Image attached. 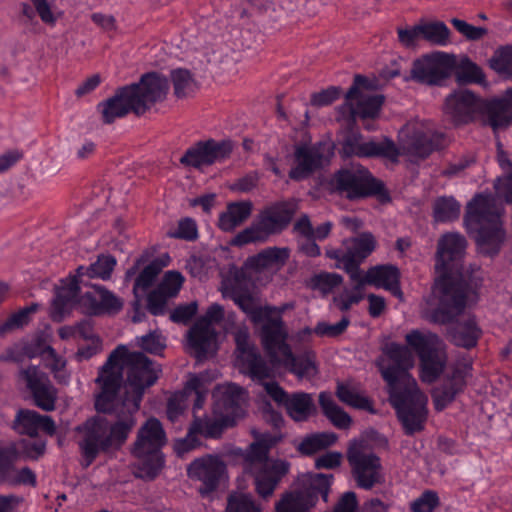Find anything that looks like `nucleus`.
I'll use <instances>...</instances> for the list:
<instances>
[{
	"label": "nucleus",
	"instance_id": "1",
	"mask_svg": "<svg viewBox=\"0 0 512 512\" xmlns=\"http://www.w3.org/2000/svg\"><path fill=\"white\" fill-rule=\"evenodd\" d=\"M160 371L143 353L129 352L123 345L110 354L96 379L101 392L95 407L99 412L115 413L117 420L98 415L77 428L84 467L91 465L99 453L118 450L126 442L136 424L134 414L143 392L156 382Z\"/></svg>",
	"mask_w": 512,
	"mask_h": 512
},
{
	"label": "nucleus",
	"instance_id": "2",
	"mask_svg": "<svg viewBox=\"0 0 512 512\" xmlns=\"http://www.w3.org/2000/svg\"><path fill=\"white\" fill-rule=\"evenodd\" d=\"M376 364L388 384L390 402L406 432L420 431L426 420L428 399L409 374V369L414 366L411 350L396 343L387 344Z\"/></svg>",
	"mask_w": 512,
	"mask_h": 512
},
{
	"label": "nucleus",
	"instance_id": "3",
	"mask_svg": "<svg viewBox=\"0 0 512 512\" xmlns=\"http://www.w3.org/2000/svg\"><path fill=\"white\" fill-rule=\"evenodd\" d=\"M466 247V239L459 233H447L438 240L435 264L438 278L433 288V297L439 300L433 315L436 322L451 321L465 307L464 292L459 284L451 282V278L458 273Z\"/></svg>",
	"mask_w": 512,
	"mask_h": 512
},
{
	"label": "nucleus",
	"instance_id": "4",
	"mask_svg": "<svg viewBox=\"0 0 512 512\" xmlns=\"http://www.w3.org/2000/svg\"><path fill=\"white\" fill-rule=\"evenodd\" d=\"M234 338L236 343V365L253 380L261 382L267 394L275 402L283 405L293 420L305 421L315 413L316 408L310 394L298 392L289 395L278 383L274 381L264 382L265 379L273 376V371L264 362L255 345L251 342L247 328H238Z\"/></svg>",
	"mask_w": 512,
	"mask_h": 512
},
{
	"label": "nucleus",
	"instance_id": "5",
	"mask_svg": "<svg viewBox=\"0 0 512 512\" xmlns=\"http://www.w3.org/2000/svg\"><path fill=\"white\" fill-rule=\"evenodd\" d=\"M438 138L430 122L413 120L399 132V149L391 141L365 142L360 134L354 133L344 140L341 152L347 157L384 156L393 161L399 154L411 158H425L434 150Z\"/></svg>",
	"mask_w": 512,
	"mask_h": 512
},
{
	"label": "nucleus",
	"instance_id": "6",
	"mask_svg": "<svg viewBox=\"0 0 512 512\" xmlns=\"http://www.w3.org/2000/svg\"><path fill=\"white\" fill-rule=\"evenodd\" d=\"M169 89L165 77L157 73L143 75L138 83L124 86L105 101L98 104L97 109L105 124L133 112L144 114L156 102L165 98Z\"/></svg>",
	"mask_w": 512,
	"mask_h": 512
},
{
	"label": "nucleus",
	"instance_id": "7",
	"mask_svg": "<svg viewBox=\"0 0 512 512\" xmlns=\"http://www.w3.org/2000/svg\"><path fill=\"white\" fill-rule=\"evenodd\" d=\"M502 210L493 197L483 195L476 196L467 206L465 224L482 254L498 253L504 242Z\"/></svg>",
	"mask_w": 512,
	"mask_h": 512
},
{
	"label": "nucleus",
	"instance_id": "8",
	"mask_svg": "<svg viewBox=\"0 0 512 512\" xmlns=\"http://www.w3.org/2000/svg\"><path fill=\"white\" fill-rule=\"evenodd\" d=\"M165 443L166 434L160 421L156 418L148 419L139 429L132 447L136 477L153 479L158 474L163 464L160 449Z\"/></svg>",
	"mask_w": 512,
	"mask_h": 512
},
{
	"label": "nucleus",
	"instance_id": "9",
	"mask_svg": "<svg viewBox=\"0 0 512 512\" xmlns=\"http://www.w3.org/2000/svg\"><path fill=\"white\" fill-rule=\"evenodd\" d=\"M383 102L382 95L369 89L367 78L356 75L353 86L345 96V102L338 107L339 117L349 125L360 120L365 129L373 130L371 122L378 118Z\"/></svg>",
	"mask_w": 512,
	"mask_h": 512
},
{
	"label": "nucleus",
	"instance_id": "10",
	"mask_svg": "<svg viewBox=\"0 0 512 512\" xmlns=\"http://www.w3.org/2000/svg\"><path fill=\"white\" fill-rule=\"evenodd\" d=\"M116 265L114 257L109 255L100 256L97 261L89 267H79L77 275L68 277L61 281L56 290V297L52 304V317L60 321L76 302L79 292L78 278L88 276L90 278L108 279Z\"/></svg>",
	"mask_w": 512,
	"mask_h": 512
},
{
	"label": "nucleus",
	"instance_id": "11",
	"mask_svg": "<svg viewBox=\"0 0 512 512\" xmlns=\"http://www.w3.org/2000/svg\"><path fill=\"white\" fill-rule=\"evenodd\" d=\"M269 446L258 441L251 444L246 456L247 469L254 476L257 493L266 498L272 495L279 480L289 470V464L283 460L268 459Z\"/></svg>",
	"mask_w": 512,
	"mask_h": 512
},
{
	"label": "nucleus",
	"instance_id": "12",
	"mask_svg": "<svg viewBox=\"0 0 512 512\" xmlns=\"http://www.w3.org/2000/svg\"><path fill=\"white\" fill-rule=\"evenodd\" d=\"M221 292L224 298L232 299L239 308L245 312L252 322L261 324V339L263 346L270 342L274 337L280 338V321L272 317L273 310L269 307L257 306L254 298L242 291L239 281L235 278H226L221 285Z\"/></svg>",
	"mask_w": 512,
	"mask_h": 512
},
{
	"label": "nucleus",
	"instance_id": "13",
	"mask_svg": "<svg viewBox=\"0 0 512 512\" xmlns=\"http://www.w3.org/2000/svg\"><path fill=\"white\" fill-rule=\"evenodd\" d=\"M406 342L418 354L421 362V380L434 382L447 363L445 345L436 334L414 330L406 335Z\"/></svg>",
	"mask_w": 512,
	"mask_h": 512
},
{
	"label": "nucleus",
	"instance_id": "14",
	"mask_svg": "<svg viewBox=\"0 0 512 512\" xmlns=\"http://www.w3.org/2000/svg\"><path fill=\"white\" fill-rule=\"evenodd\" d=\"M347 460L358 487L370 490L385 481L381 459L369 448L366 441H351Z\"/></svg>",
	"mask_w": 512,
	"mask_h": 512
},
{
	"label": "nucleus",
	"instance_id": "15",
	"mask_svg": "<svg viewBox=\"0 0 512 512\" xmlns=\"http://www.w3.org/2000/svg\"><path fill=\"white\" fill-rule=\"evenodd\" d=\"M293 211L287 204L273 205L264 211L249 227L239 232L231 241L232 245L244 246L249 243L264 242L272 234L282 231L290 222Z\"/></svg>",
	"mask_w": 512,
	"mask_h": 512
},
{
	"label": "nucleus",
	"instance_id": "16",
	"mask_svg": "<svg viewBox=\"0 0 512 512\" xmlns=\"http://www.w3.org/2000/svg\"><path fill=\"white\" fill-rule=\"evenodd\" d=\"M224 317V309L219 304H212L206 314L188 331L189 349L198 360L206 358L216 350V331L213 324L219 323Z\"/></svg>",
	"mask_w": 512,
	"mask_h": 512
},
{
	"label": "nucleus",
	"instance_id": "17",
	"mask_svg": "<svg viewBox=\"0 0 512 512\" xmlns=\"http://www.w3.org/2000/svg\"><path fill=\"white\" fill-rule=\"evenodd\" d=\"M376 247V241L372 234L363 233L357 237L347 239L340 249H329L327 257L338 261L337 267L343 268L351 280L359 279L361 271L359 264L368 257Z\"/></svg>",
	"mask_w": 512,
	"mask_h": 512
},
{
	"label": "nucleus",
	"instance_id": "18",
	"mask_svg": "<svg viewBox=\"0 0 512 512\" xmlns=\"http://www.w3.org/2000/svg\"><path fill=\"white\" fill-rule=\"evenodd\" d=\"M188 477L199 483L198 491L208 496L216 491L228 479L225 462L215 455L196 458L187 467Z\"/></svg>",
	"mask_w": 512,
	"mask_h": 512
},
{
	"label": "nucleus",
	"instance_id": "19",
	"mask_svg": "<svg viewBox=\"0 0 512 512\" xmlns=\"http://www.w3.org/2000/svg\"><path fill=\"white\" fill-rule=\"evenodd\" d=\"M310 491L289 493L276 504V512H309L315 506L318 495L328 500L330 485L333 480L331 474H311L308 476Z\"/></svg>",
	"mask_w": 512,
	"mask_h": 512
},
{
	"label": "nucleus",
	"instance_id": "20",
	"mask_svg": "<svg viewBox=\"0 0 512 512\" xmlns=\"http://www.w3.org/2000/svg\"><path fill=\"white\" fill-rule=\"evenodd\" d=\"M264 348L274 363L282 364L298 378L311 379L317 374L314 354L309 351L295 357L286 341L283 342V335L274 337Z\"/></svg>",
	"mask_w": 512,
	"mask_h": 512
},
{
	"label": "nucleus",
	"instance_id": "21",
	"mask_svg": "<svg viewBox=\"0 0 512 512\" xmlns=\"http://www.w3.org/2000/svg\"><path fill=\"white\" fill-rule=\"evenodd\" d=\"M485 100L470 90L459 89L450 93L444 102V114L455 124H467L482 116Z\"/></svg>",
	"mask_w": 512,
	"mask_h": 512
},
{
	"label": "nucleus",
	"instance_id": "22",
	"mask_svg": "<svg viewBox=\"0 0 512 512\" xmlns=\"http://www.w3.org/2000/svg\"><path fill=\"white\" fill-rule=\"evenodd\" d=\"M455 66L456 60L453 55L435 52L414 61L411 75L420 83L437 85L450 76Z\"/></svg>",
	"mask_w": 512,
	"mask_h": 512
},
{
	"label": "nucleus",
	"instance_id": "23",
	"mask_svg": "<svg viewBox=\"0 0 512 512\" xmlns=\"http://www.w3.org/2000/svg\"><path fill=\"white\" fill-rule=\"evenodd\" d=\"M334 189L349 199H358L378 190L377 183L367 170H342L332 181Z\"/></svg>",
	"mask_w": 512,
	"mask_h": 512
},
{
	"label": "nucleus",
	"instance_id": "24",
	"mask_svg": "<svg viewBox=\"0 0 512 512\" xmlns=\"http://www.w3.org/2000/svg\"><path fill=\"white\" fill-rule=\"evenodd\" d=\"M232 148L230 141L216 142L208 140L198 142L185 152L180 158V162L185 166L200 168L226 159L231 154Z\"/></svg>",
	"mask_w": 512,
	"mask_h": 512
},
{
	"label": "nucleus",
	"instance_id": "25",
	"mask_svg": "<svg viewBox=\"0 0 512 512\" xmlns=\"http://www.w3.org/2000/svg\"><path fill=\"white\" fill-rule=\"evenodd\" d=\"M214 412L220 413L231 424L244 415L245 391L232 383L218 385L213 393Z\"/></svg>",
	"mask_w": 512,
	"mask_h": 512
},
{
	"label": "nucleus",
	"instance_id": "26",
	"mask_svg": "<svg viewBox=\"0 0 512 512\" xmlns=\"http://www.w3.org/2000/svg\"><path fill=\"white\" fill-rule=\"evenodd\" d=\"M332 151L329 145L299 146L295 150V167L290 171V177L301 180L313 171L329 162Z\"/></svg>",
	"mask_w": 512,
	"mask_h": 512
},
{
	"label": "nucleus",
	"instance_id": "27",
	"mask_svg": "<svg viewBox=\"0 0 512 512\" xmlns=\"http://www.w3.org/2000/svg\"><path fill=\"white\" fill-rule=\"evenodd\" d=\"M470 370L471 362L469 359L458 361L453 366L451 375L447 376L441 387L433 391L434 404L437 410L444 409L463 390Z\"/></svg>",
	"mask_w": 512,
	"mask_h": 512
},
{
	"label": "nucleus",
	"instance_id": "28",
	"mask_svg": "<svg viewBox=\"0 0 512 512\" xmlns=\"http://www.w3.org/2000/svg\"><path fill=\"white\" fill-rule=\"evenodd\" d=\"M79 305L90 315L115 314L123 307V301L102 286L92 285L79 299Z\"/></svg>",
	"mask_w": 512,
	"mask_h": 512
},
{
	"label": "nucleus",
	"instance_id": "29",
	"mask_svg": "<svg viewBox=\"0 0 512 512\" xmlns=\"http://www.w3.org/2000/svg\"><path fill=\"white\" fill-rule=\"evenodd\" d=\"M19 450L14 445H0V485H35V474L27 467L17 469L14 462Z\"/></svg>",
	"mask_w": 512,
	"mask_h": 512
},
{
	"label": "nucleus",
	"instance_id": "30",
	"mask_svg": "<svg viewBox=\"0 0 512 512\" xmlns=\"http://www.w3.org/2000/svg\"><path fill=\"white\" fill-rule=\"evenodd\" d=\"M353 282H357L358 290L364 288L366 284H370L377 288H384L399 299H403V293L399 286V271L394 266L373 267L365 275L361 273L359 279H354Z\"/></svg>",
	"mask_w": 512,
	"mask_h": 512
},
{
	"label": "nucleus",
	"instance_id": "31",
	"mask_svg": "<svg viewBox=\"0 0 512 512\" xmlns=\"http://www.w3.org/2000/svg\"><path fill=\"white\" fill-rule=\"evenodd\" d=\"M17 429L22 434L34 437L39 430L53 435L56 427L54 421L49 416L40 415L32 410H21L17 415Z\"/></svg>",
	"mask_w": 512,
	"mask_h": 512
},
{
	"label": "nucleus",
	"instance_id": "32",
	"mask_svg": "<svg viewBox=\"0 0 512 512\" xmlns=\"http://www.w3.org/2000/svg\"><path fill=\"white\" fill-rule=\"evenodd\" d=\"M290 257V250L285 247H269L248 259V265L257 270H280Z\"/></svg>",
	"mask_w": 512,
	"mask_h": 512
},
{
	"label": "nucleus",
	"instance_id": "33",
	"mask_svg": "<svg viewBox=\"0 0 512 512\" xmlns=\"http://www.w3.org/2000/svg\"><path fill=\"white\" fill-rule=\"evenodd\" d=\"M252 207L250 201L229 203L226 210L219 215L218 227L224 232L233 231L250 217Z\"/></svg>",
	"mask_w": 512,
	"mask_h": 512
},
{
	"label": "nucleus",
	"instance_id": "34",
	"mask_svg": "<svg viewBox=\"0 0 512 512\" xmlns=\"http://www.w3.org/2000/svg\"><path fill=\"white\" fill-rule=\"evenodd\" d=\"M232 425L223 415L212 410L211 415H195L190 426L192 433L206 438H217L221 435L224 427Z\"/></svg>",
	"mask_w": 512,
	"mask_h": 512
},
{
	"label": "nucleus",
	"instance_id": "35",
	"mask_svg": "<svg viewBox=\"0 0 512 512\" xmlns=\"http://www.w3.org/2000/svg\"><path fill=\"white\" fill-rule=\"evenodd\" d=\"M217 378L216 372H205L199 375H192L186 382L185 391L187 397L190 394L195 395V401L193 405V415H198L206 400L210 383Z\"/></svg>",
	"mask_w": 512,
	"mask_h": 512
},
{
	"label": "nucleus",
	"instance_id": "36",
	"mask_svg": "<svg viewBox=\"0 0 512 512\" xmlns=\"http://www.w3.org/2000/svg\"><path fill=\"white\" fill-rule=\"evenodd\" d=\"M497 161L503 173L495 180L494 187L499 196L512 202V161L500 143L497 144Z\"/></svg>",
	"mask_w": 512,
	"mask_h": 512
},
{
	"label": "nucleus",
	"instance_id": "37",
	"mask_svg": "<svg viewBox=\"0 0 512 512\" xmlns=\"http://www.w3.org/2000/svg\"><path fill=\"white\" fill-rule=\"evenodd\" d=\"M336 395L343 403L363 410H372V403L365 395L364 391L358 384L354 383H339L336 389Z\"/></svg>",
	"mask_w": 512,
	"mask_h": 512
},
{
	"label": "nucleus",
	"instance_id": "38",
	"mask_svg": "<svg viewBox=\"0 0 512 512\" xmlns=\"http://www.w3.org/2000/svg\"><path fill=\"white\" fill-rule=\"evenodd\" d=\"M493 129L507 126L512 121V108L502 97L490 102L485 101L484 114Z\"/></svg>",
	"mask_w": 512,
	"mask_h": 512
},
{
	"label": "nucleus",
	"instance_id": "39",
	"mask_svg": "<svg viewBox=\"0 0 512 512\" xmlns=\"http://www.w3.org/2000/svg\"><path fill=\"white\" fill-rule=\"evenodd\" d=\"M319 404L324 415L338 429H348L352 423L351 417L339 407L331 394L321 392L319 395Z\"/></svg>",
	"mask_w": 512,
	"mask_h": 512
},
{
	"label": "nucleus",
	"instance_id": "40",
	"mask_svg": "<svg viewBox=\"0 0 512 512\" xmlns=\"http://www.w3.org/2000/svg\"><path fill=\"white\" fill-rule=\"evenodd\" d=\"M480 336V330L477 328L473 319H468L463 324H458L451 332V340L457 346L471 348L476 345Z\"/></svg>",
	"mask_w": 512,
	"mask_h": 512
},
{
	"label": "nucleus",
	"instance_id": "41",
	"mask_svg": "<svg viewBox=\"0 0 512 512\" xmlns=\"http://www.w3.org/2000/svg\"><path fill=\"white\" fill-rule=\"evenodd\" d=\"M171 80L174 87V94L178 98L188 97L198 89L196 80L187 69L179 68L172 70Z\"/></svg>",
	"mask_w": 512,
	"mask_h": 512
},
{
	"label": "nucleus",
	"instance_id": "42",
	"mask_svg": "<svg viewBox=\"0 0 512 512\" xmlns=\"http://www.w3.org/2000/svg\"><path fill=\"white\" fill-rule=\"evenodd\" d=\"M420 33L421 38L434 45L445 46L450 41V30L440 21L421 23Z\"/></svg>",
	"mask_w": 512,
	"mask_h": 512
},
{
	"label": "nucleus",
	"instance_id": "43",
	"mask_svg": "<svg viewBox=\"0 0 512 512\" xmlns=\"http://www.w3.org/2000/svg\"><path fill=\"white\" fill-rule=\"evenodd\" d=\"M337 441V435L333 432H323L305 438L299 445V450L306 455L317 453L320 450L332 446Z\"/></svg>",
	"mask_w": 512,
	"mask_h": 512
},
{
	"label": "nucleus",
	"instance_id": "44",
	"mask_svg": "<svg viewBox=\"0 0 512 512\" xmlns=\"http://www.w3.org/2000/svg\"><path fill=\"white\" fill-rule=\"evenodd\" d=\"M433 213L438 222L452 221L458 218L460 205L452 197H440L434 202Z\"/></svg>",
	"mask_w": 512,
	"mask_h": 512
},
{
	"label": "nucleus",
	"instance_id": "45",
	"mask_svg": "<svg viewBox=\"0 0 512 512\" xmlns=\"http://www.w3.org/2000/svg\"><path fill=\"white\" fill-rule=\"evenodd\" d=\"M37 307L36 304H33L12 314L0 325V336L4 337L27 325L30 321V315L37 310Z\"/></svg>",
	"mask_w": 512,
	"mask_h": 512
},
{
	"label": "nucleus",
	"instance_id": "46",
	"mask_svg": "<svg viewBox=\"0 0 512 512\" xmlns=\"http://www.w3.org/2000/svg\"><path fill=\"white\" fill-rule=\"evenodd\" d=\"M44 359L49 362L48 367L54 374L55 379L62 384H67L70 380V374L66 371V360L59 356L55 349L47 346L43 350Z\"/></svg>",
	"mask_w": 512,
	"mask_h": 512
},
{
	"label": "nucleus",
	"instance_id": "47",
	"mask_svg": "<svg viewBox=\"0 0 512 512\" xmlns=\"http://www.w3.org/2000/svg\"><path fill=\"white\" fill-rule=\"evenodd\" d=\"M262 508L251 495L233 492L228 496L225 512H261Z\"/></svg>",
	"mask_w": 512,
	"mask_h": 512
},
{
	"label": "nucleus",
	"instance_id": "48",
	"mask_svg": "<svg viewBox=\"0 0 512 512\" xmlns=\"http://www.w3.org/2000/svg\"><path fill=\"white\" fill-rule=\"evenodd\" d=\"M455 74L459 83H482L484 81L482 70L468 59L461 61Z\"/></svg>",
	"mask_w": 512,
	"mask_h": 512
},
{
	"label": "nucleus",
	"instance_id": "49",
	"mask_svg": "<svg viewBox=\"0 0 512 512\" xmlns=\"http://www.w3.org/2000/svg\"><path fill=\"white\" fill-rule=\"evenodd\" d=\"M41 20L49 25H54L62 11L57 6L58 0H31Z\"/></svg>",
	"mask_w": 512,
	"mask_h": 512
},
{
	"label": "nucleus",
	"instance_id": "50",
	"mask_svg": "<svg viewBox=\"0 0 512 512\" xmlns=\"http://www.w3.org/2000/svg\"><path fill=\"white\" fill-rule=\"evenodd\" d=\"M32 394L35 399V403L39 408L45 411L54 410L57 399V390L50 382L35 389L32 391Z\"/></svg>",
	"mask_w": 512,
	"mask_h": 512
},
{
	"label": "nucleus",
	"instance_id": "51",
	"mask_svg": "<svg viewBox=\"0 0 512 512\" xmlns=\"http://www.w3.org/2000/svg\"><path fill=\"white\" fill-rule=\"evenodd\" d=\"M187 406L188 399L184 388L182 391L176 392L169 397L167 403L168 419L173 423L177 422L183 416Z\"/></svg>",
	"mask_w": 512,
	"mask_h": 512
},
{
	"label": "nucleus",
	"instance_id": "52",
	"mask_svg": "<svg viewBox=\"0 0 512 512\" xmlns=\"http://www.w3.org/2000/svg\"><path fill=\"white\" fill-rule=\"evenodd\" d=\"M440 504L438 494L433 490H425L410 503L412 512H433Z\"/></svg>",
	"mask_w": 512,
	"mask_h": 512
},
{
	"label": "nucleus",
	"instance_id": "53",
	"mask_svg": "<svg viewBox=\"0 0 512 512\" xmlns=\"http://www.w3.org/2000/svg\"><path fill=\"white\" fill-rule=\"evenodd\" d=\"M19 377L31 392L50 382L47 375L36 366H29L22 369L19 373Z\"/></svg>",
	"mask_w": 512,
	"mask_h": 512
},
{
	"label": "nucleus",
	"instance_id": "54",
	"mask_svg": "<svg viewBox=\"0 0 512 512\" xmlns=\"http://www.w3.org/2000/svg\"><path fill=\"white\" fill-rule=\"evenodd\" d=\"M184 282V277L178 271H168L164 274L161 283L157 287L168 297H175Z\"/></svg>",
	"mask_w": 512,
	"mask_h": 512
},
{
	"label": "nucleus",
	"instance_id": "55",
	"mask_svg": "<svg viewBox=\"0 0 512 512\" xmlns=\"http://www.w3.org/2000/svg\"><path fill=\"white\" fill-rule=\"evenodd\" d=\"M490 65L500 75L512 77V47L500 50L490 60Z\"/></svg>",
	"mask_w": 512,
	"mask_h": 512
},
{
	"label": "nucleus",
	"instance_id": "56",
	"mask_svg": "<svg viewBox=\"0 0 512 512\" xmlns=\"http://www.w3.org/2000/svg\"><path fill=\"white\" fill-rule=\"evenodd\" d=\"M167 234L171 238L192 241L198 237L197 225L193 219L185 218L179 221L176 229L170 230Z\"/></svg>",
	"mask_w": 512,
	"mask_h": 512
},
{
	"label": "nucleus",
	"instance_id": "57",
	"mask_svg": "<svg viewBox=\"0 0 512 512\" xmlns=\"http://www.w3.org/2000/svg\"><path fill=\"white\" fill-rule=\"evenodd\" d=\"M342 277L336 273H321L313 277L312 284L324 294L331 292L342 283Z\"/></svg>",
	"mask_w": 512,
	"mask_h": 512
},
{
	"label": "nucleus",
	"instance_id": "58",
	"mask_svg": "<svg viewBox=\"0 0 512 512\" xmlns=\"http://www.w3.org/2000/svg\"><path fill=\"white\" fill-rule=\"evenodd\" d=\"M451 24L460 34H462L468 40H479L487 34V29L483 27L473 26L468 22L458 18H452Z\"/></svg>",
	"mask_w": 512,
	"mask_h": 512
},
{
	"label": "nucleus",
	"instance_id": "59",
	"mask_svg": "<svg viewBox=\"0 0 512 512\" xmlns=\"http://www.w3.org/2000/svg\"><path fill=\"white\" fill-rule=\"evenodd\" d=\"M159 273V268H155L151 263L148 264L138 275L135 280L133 293L136 298H139V291L144 292L152 284L155 277Z\"/></svg>",
	"mask_w": 512,
	"mask_h": 512
},
{
	"label": "nucleus",
	"instance_id": "60",
	"mask_svg": "<svg viewBox=\"0 0 512 512\" xmlns=\"http://www.w3.org/2000/svg\"><path fill=\"white\" fill-rule=\"evenodd\" d=\"M350 321L348 317H343L336 324H329L327 322H319L315 328L314 332L316 335L321 337H336L342 334L346 328L348 327Z\"/></svg>",
	"mask_w": 512,
	"mask_h": 512
},
{
	"label": "nucleus",
	"instance_id": "61",
	"mask_svg": "<svg viewBox=\"0 0 512 512\" xmlns=\"http://www.w3.org/2000/svg\"><path fill=\"white\" fill-rule=\"evenodd\" d=\"M139 346L152 354H159L165 347V339L157 332L149 333L138 340Z\"/></svg>",
	"mask_w": 512,
	"mask_h": 512
},
{
	"label": "nucleus",
	"instance_id": "62",
	"mask_svg": "<svg viewBox=\"0 0 512 512\" xmlns=\"http://www.w3.org/2000/svg\"><path fill=\"white\" fill-rule=\"evenodd\" d=\"M341 89L339 87L331 86L325 90L314 93L311 96V104L316 107H322L332 104L340 98Z\"/></svg>",
	"mask_w": 512,
	"mask_h": 512
},
{
	"label": "nucleus",
	"instance_id": "63",
	"mask_svg": "<svg viewBox=\"0 0 512 512\" xmlns=\"http://www.w3.org/2000/svg\"><path fill=\"white\" fill-rule=\"evenodd\" d=\"M198 305L196 302H191L176 307L170 314V319L175 323H188L192 317L197 313Z\"/></svg>",
	"mask_w": 512,
	"mask_h": 512
},
{
	"label": "nucleus",
	"instance_id": "64",
	"mask_svg": "<svg viewBox=\"0 0 512 512\" xmlns=\"http://www.w3.org/2000/svg\"><path fill=\"white\" fill-rule=\"evenodd\" d=\"M170 297L166 296L158 288L148 295L147 306L153 315H162L165 312L167 301Z\"/></svg>",
	"mask_w": 512,
	"mask_h": 512
}]
</instances>
